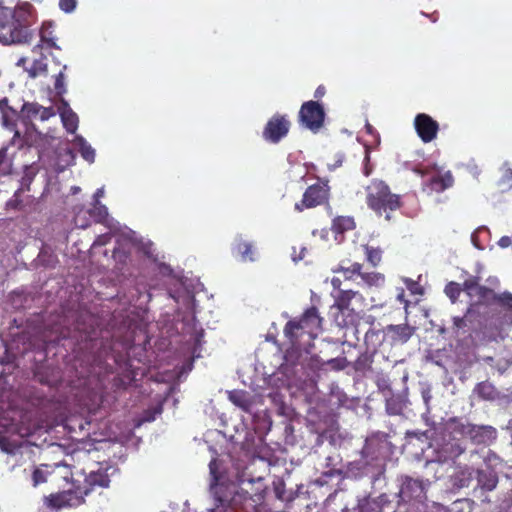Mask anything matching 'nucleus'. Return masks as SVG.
Returning <instances> with one entry per match:
<instances>
[{"label": "nucleus", "mask_w": 512, "mask_h": 512, "mask_svg": "<svg viewBox=\"0 0 512 512\" xmlns=\"http://www.w3.org/2000/svg\"><path fill=\"white\" fill-rule=\"evenodd\" d=\"M59 113L64 128L68 133H75L78 129L79 119L73 110L69 107L65 100H62L61 106L59 107Z\"/></svg>", "instance_id": "obj_20"}, {"label": "nucleus", "mask_w": 512, "mask_h": 512, "mask_svg": "<svg viewBox=\"0 0 512 512\" xmlns=\"http://www.w3.org/2000/svg\"><path fill=\"white\" fill-rule=\"evenodd\" d=\"M453 177L450 172L445 174H434L429 179L427 185L428 187L435 192H442L445 189L449 188L453 184Z\"/></svg>", "instance_id": "obj_22"}, {"label": "nucleus", "mask_w": 512, "mask_h": 512, "mask_svg": "<svg viewBox=\"0 0 512 512\" xmlns=\"http://www.w3.org/2000/svg\"><path fill=\"white\" fill-rule=\"evenodd\" d=\"M397 300L405 305L407 307L409 305V301L405 298V291L403 288L399 289V292L397 294Z\"/></svg>", "instance_id": "obj_46"}, {"label": "nucleus", "mask_w": 512, "mask_h": 512, "mask_svg": "<svg viewBox=\"0 0 512 512\" xmlns=\"http://www.w3.org/2000/svg\"><path fill=\"white\" fill-rule=\"evenodd\" d=\"M484 361H485L487 364L492 365V363H493L494 359H493V357H486V358H484Z\"/></svg>", "instance_id": "obj_54"}, {"label": "nucleus", "mask_w": 512, "mask_h": 512, "mask_svg": "<svg viewBox=\"0 0 512 512\" xmlns=\"http://www.w3.org/2000/svg\"><path fill=\"white\" fill-rule=\"evenodd\" d=\"M103 193H104V191L102 188L97 189L96 192L94 193V202L96 204H99V199H100V197L103 196Z\"/></svg>", "instance_id": "obj_51"}, {"label": "nucleus", "mask_w": 512, "mask_h": 512, "mask_svg": "<svg viewBox=\"0 0 512 512\" xmlns=\"http://www.w3.org/2000/svg\"><path fill=\"white\" fill-rule=\"evenodd\" d=\"M66 68H67V66L64 65L63 69L55 76L54 89L58 96H62L63 94L66 93L65 76H64V71L66 70Z\"/></svg>", "instance_id": "obj_31"}, {"label": "nucleus", "mask_w": 512, "mask_h": 512, "mask_svg": "<svg viewBox=\"0 0 512 512\" xmlns=\"http://www.w3.org/2000/svg\"><path fill=\"white\" fill-rule=\"evenodd\" d=\"M366 258L367 261L374 267L378 266L382 259V250L366 246Z\"/></svg>", "instance_id": "obj_30"}, {"label": "nucleus", "mask_w": 512, "mask_h": 512, "mask_svg": "<svg viewBox=\"0 0 512 512\" xmlns=\"http://www.w3.org/2000/svg\"><path fill=\"white\" fill-rule=\"evenodd\" d=\"M326 93V88L323 86V85H319L315 92H314V97L316 99H321Z\"/></svg>", "instance_id": "obj_47"}, {"label": "nucleus", "mask_w": 512, "mask_h": 512, "mask_svg": "<svg viewBox=\"0 0 512 512\" xmlns=\"http://www.w3.org/2000/svg\"><path fill=\"white\" fill-rule=\"evenodd\" d=\"M367 361V357H364V359L362 358H358L355 365H356V370H362L364 369V363Z\"/></svg>", "instance_id": "obj_50"}, {"label": "nucleus", "mask_w": 512, "mask_h": 512, "mask_svg": "<svg viewBox=\"0 0 512 512\" xmlns=\"http://www.w3.org/2000/svg\"><path fill=\"white\" fill-rule=\"evenodd\" d=\"M409 290H411L413 293H415V287H409Z\"/></svg>", "instance_id": "obj_58"}, {"label": "nucleus", "mask_w": 512, "mask_h": 512, "mask_svg": "<svg viewBox=\"0 0 512 512\" xmlns=\"http://www.w3.org/2000/svg\"><path fill=\"white\" fill-rule=\"evenodd\" d=\"M360 277L368 286H382L385 282V276L379 272H367L363 273L361 271Z\"/></svg>", "instance_id": "obj_28"}, {"label": "nucleus", "mask_w": 512, "mask_h": 512, "mask_svg": "<svg viewBox=\"0 0 512 512\" xmlns=\"http://www.w3.org/2000/svg\"><path fill=\"white\" fill-rule=\"evenodd\" d=\"M331 285H332L333 289L335 290V293H336V292H338V291L343 290V289L341 288L342 281H341V279H340V278H338V277H333V278L331 279Z\"/></svg>", "instance_id": "obj_44"}, {"label": "nucleus", "mask_w": 512, "mask_h": 512, "mask_svg": "<svg viewBox=\"0 0 512 512\" xmlns=\"http://www.w3.org/2000/svg\"><path fill=\"white\" fill-rule=\"evenodd\" d=\"M464 291L470 297L476 295L478 303L483 305L495 304L497 293L493 289L479 284V278L472 276L464 281Z\"/></svg>", "instance_id": "obj_10"}, {"label": "nucleus", "mask_w": 512, "mask_h": 512, "mask_svg": "<svg viewBox=\"0 0 512 512\" xmlns=\"http://www.w3.org/2000/svg\"><path fill=\"white\" fill-rule=\"evenodd\" d=\"M33 6L25 3L15 9L0 5V43H29L33 34L30 26L33 23Z\"/></svg>", "instance_id": "obj_1"}, {"label": "nucleus", "mask_w": 512, "mask_h": 512, "mask_svg": "<svg viewBox=\"0 0 512 512\" xmlns=\"http://www.w3.org/2000/svg\"><path fill=\"white\" fill-rule=\"evenodd\" d=\"M113 257L116 260L122 261V259H126L127 258V254L122 252V251H120V249H114Z\"/></svg>", "instance_id": "obj_48"}, {"label": "nucleus", "mask_w": 512, "mask_h": 512, "mask_svg": "<svg viewBox=\"0 0 512 512\" xmlns=\"http://www.w3.org/2000/svg\"><path fill=\"white\" fill-rule=\"evenodd\" d=\"M228 399L235 406L246 413H250L254 404L253 397L248 391L234 389L228 391Z\"/></svg>", "instance_id": "obj_19"}, {"label": "nucleus", "mask_w": 512, "mask_h": 512, "mask_svg": "<svg viewBox=\"0 0 512 512\" xmlns=\"http://www.w3.org/2000/svg\"><path fill=\"white\" fill-rule=\"evenodd\" d=\"M416 174L420 176H425L429 174V170L427 168H423L421 166H416L412 169Z\"/></svg>", "instance_id": "obj_49"}, {"label": "nucleus", "mask_w": 512, "mask_h": 512, "mask_svg": "<svg viewBox=\"0 0 512 512\" xmlns=\"http://www.w3.org/2000/svg\"><path fill=\"white\" fill-rule=\"evenodd\" d=\"M111 240V235L106 233V234H102V235H99L93 245L94 246H105L106 244H108Z\"/></svg>", "instance_id": "obj_41"}, {"label": "nucleus", "mask_w": 512, "mask_h": 512, "mask_svg": "<svg viewBox=\"0 0 512 512\" xmlns=\"http://www.w3.org/2000/svg\"><path fill=\"white\" fill-rule=\"evenodd\" d=\"M474 393L479 398L486 401H493L498 398L499 395V392L495 386L488 381L478 383L474 388Z\"/></svg>", "instance_id": "obj_25"}, {"label": "nucleus", "mask_w": 512, "mask_h": 512, "mask_svg": "<svg viewBox=\"0 0 512 512\" xmlns=\"http://www.w3.org/2000/svg\"><path fill=\"white\" fill-rule=\"evenodd\" d=\"M162 413V406L157 405L152 408H148L142 414L141 421L142 422H152L155 420L156 416Z\"/></svg>", "instance_id": "obj_36"}, {"label": "nucleus", "mask_w": 512, "mask_h": 512, "mask_svg": "<svg viewBox=\"0 0 512 512\" xmlns=\"http://www.w3.org/2000/svg\"><path fill=\"white\" fill-rule=\"evenodd\" d=\"M366 204L377 215L385 214L386 220H390V212L398 210L402 201L383 180L373 179L366 187Z\"/></svg>", "instance_id": "obj_3"}, {"label": "nucleus", "mask_w": 512, "mask_h": 512, "mask_svg": "<svg viewBox=\"0 0 512 512\" xmlns=\"http://www.w3.org/2000/svg\"><path fill=\"white\" fill-rule=\"evenodd\" d=\"M356 223L352 216H337L332 220L331 230L335 234H344L355 229Z\"/></svg>", "instance_id": "obj_24"}, {"label": "nucleus", "mask_w": 512, "mask_h": 512, "mask_svg": "<svg viewBox=\"0 0 512 512\" xmlns=\"http://www.w3.org/2000/svg\"><path fill=\"white\" fill-rule=\"evenodd\" d=\"M325 117L326 113L323 105L313 100L304 102L298 114L299 123L313 133L319 132L324 126Z\"/></svg>", "instance_id": "obj_7"}, {"label": "nucleus", "mask_w": 512, "mask_h": 512, "mask_svg": "<svg viewBox=\"0 0 512 512\" xmlns=\"http://www.w3.org/2000/svg\"><path fill=\"white\" fill-rule=\"evenodd\" d=\"M56 36L54 35V25L52 22H44L40 29V43L42 46L46 45L47 48L60 49L56 44Z\"/></svg>", "instance_id": "obj_23"}, {"label": "nucleus", "mask_w": 512, "mask_h": 512, "mask_svg": "<svg viewBox=\"0 0 512 512\" xmlns=\"http://www.w3.org/2000/svg\"><path fill=\"white\" fill-rule=\"evenodd\" d=\"M462 291H464V284L461 286L459 283L453 281L449 282L444 289L446 296L452 303H456Z\"/></svg>", "instance_id": "obj_29"}, {"label": "nucleus", "mask_w": 512, "mask_h": 512, "mask_svg": "<svg viewBox=\"0 0 512 512\" xmlns=\"http://www.w3.org/2000/svg\"><path fill=\"white\" fill-rule=\"evenodd\" d=\"M85 333L87 334L86 338L91 340L92 339L91 332L85 330Z\"/></svg>", "instance_id": "obj_56"}, {"label": "nucleus", "mask_w": 512, "mask_h": 512, "mask_svg": "<svg viewBox=\"0 0 512 512\" xmlns=\"http://www.w3.org/2000/svg\"><path fill=\"white\" fill-rule=\"evenodd\" d=\"M110 483L109 476L104 471H91L84 480V484L81 487L82 490L85 488L89 489V493L95 488V487H101L105 488L108 487Z\"/></svg>", "instance_id": "obj_21"}, {"label": "nucleus", "mask_w": 512, "mask_h": 512, "mask_svg": "<svg viewBox=\"0 0 512 512\" xmlns=\"http://www.w3.org/2000/svg\"><path fill=\"white\" fill-rule=\"evenodd\" d=\"M20 190L17 191L14 195H13V198L10 199L8 202H7V206L11 209H14V210H20L22 209V201L20 199Z\"/></svg>", "instance_id": "obj_38"}, {"label": "nucleus", "mask_w": 512, "mask_h": 512, "mask_svg": "<svg viewBox=\"0 0 512 512\" xmlns=\"http://www.w3.org/2000/svg\"><path fill=\"white\" fill-rule=\"evenodd\" d=\"M477 486L485 492L493 491L498 484V475L494 469L487 467L486 469H477L476 471Z\"/></svg>", "instance_id": "obj_18"}, {"label": "nucleus", "mask_w": 512, "mask_h": 512, "mask_svg": "<svg viewBox=\"0 0 512 512\" xmlns=\"http://www.w3.org/2000/svg\"><path fill=\"white\" fill-rule=\"evenodd\" d=\"M10 172V163L5 159V152L0 151V175Z\"/></svg>", "instance_id": "obj_39"}, {"label": "nucleus", "mask_w": 512, "mask_h": 512, "mask_svg": "<svg viewBox=\"0 0 512 512\" xmlns=\"http://www.w3.org/2000/svg\"><path fill=\"white\" fill-rule=\"evenodd\" d=\"M414 127L417 135L424 143L433 141L437 137L439 131L438 122L425 113L416 115L414 119Z\"/></svg>", "instance_id": "obj_12"}, {"label": "nucleus", "mask_w": 512, "mask_h": 512, "mask_svg": "<svg viewBox=\"0 0 512 512\" xmlns=\"http://www.w3.org/2000/svg\"><path fill=\"white\" fill-rule=\"evenodd\" d=\"M32 51L34 53L39 54V58H35L31 64L30 67H27L26 64L28 62L27 57H21L16 62V65L18 67L23 68L30 78H36L40 75H45L47 73V63H46V56L42 53V45L36 44Z\"/></svg>", "instance_id": "obj_13"}, {"label": "nucleus", "mask_w": 512, "mask_h": 512, "mask_svg": "<svg viewBox=\"0 0 512 512\" xmlns=\"http://www.w3.org/2000/svg\"><path fill=\"white\" fill-rule=\"evenodd\" d=\"M329 181L319 180L317 183L308 186L303 193L300 202L295 203V210L302 212L322 205H328L330 199Z\"/></svg>", "instance_id": "obj_6"}, {"label": "nucleus", "mask_w": 512, "mask_h": 512, "mask_svg": "<svg viewBox=\"0 0 512 512\" xmlns=\"http://www.w3.org/2000/svg\"><path fill=\"white\" fill-rule=\"evenodd\" d=\"M291 122L287 115L276 113L266 123L262 136L269 143H279L289 133Z\"/></svg>", "instance_id": "obj_9"}, {"label": "nucleus", "mask_w": 512, "mask_h": 512, "mask_svg": "<svg viewBox=\"0 0 512 512\" xmlns=\"http://www.w3.org/2000/svg\"><path fill=\"white\" fill-rule=\"evenodd\" d=\"M415 330V327L408 324H390L385 327L384 334L392 345H402L409 341Z\"/></svg>", "instance_id": "obj_15"}, {"label": "nucleus", "mask_w": 512, "mask_h": 512, "mask_svg": "<svg viewBox=\"0 0 512 512\" xmlns=\"http://www.w3.org/2000/svg\"><path fill=\"white\" fill-rule=\"evenodd\" d=\"M409 290H411L413 293H415V287H409Z\"/></svg>", "instance_id": "obj_57"}, {"label": "nucleus", "mask_w": 512, "mask_h": 512, "mask_svg": "<svg viewBox=\"0 0 512 512\" xmlns=\"http://www.w3.org/2000/svg\"><path fill=\"white\" fill-rule=\"evenodd\" d=\"M89 214L93 217L97 222H102L108 215L106 206L102 204H96L94 202V208L89 210Z\"/></svg>", "instance_id": "obj_34"}, {"label": "nucleus", "mask_w": 512, "mask_h": 512, "mask_svg": "<svg viewBox=\"0 0 512 512\" xmlns=\"http://www.w3.org/2000/svg\"><path fill=\"white\" fill-rule=\"evenodd\" d=\"M48 474L49 472L42 469V467H36L32 473L33 486L36 487L42 483H45L47 481Z\"/></svg>", "instance_id": "obj_35"}, {"label": "nucleus", "mask_w": 512, "mask_h": 512, "mask_svg": "<svg viewBox=\"0 0 512 512\" xmlns=\"http://www.w3.org/2000/svg\"><path fill=\"white\" fill-rule=\"evenodd\" d=\"M470 311H471V308H468L464 317H459V316L453 317V328L454 329L459 330L466 326L465 317L467 316V314L470 313Z\"/></svg>", "instance_id": "obj_40"}, {"label": "nucleus", "mask_w": 512, "mask_h": 512, "mask_svg": "<svg viewBox=\"0 0 512 512\" xmlns=\"http://www.w3.org/2000/svg\"><path fill=\"white\" fill-rule=\"evenodd\" d=\"M77 6V0H59V8L65 13H72Z\"/></svg>", "instance_id": "obj_37"}, {"label": "nucleus", "mask_w": 512, "mask_h": 512, "mask_svg": "<svg viewBox=\"0 0 512 512\" xmlns=\"http://www.w3.org/2000/svg\"><path fill=\"white\" fill-rule=\"evenodd\" d=\"M39 259L45 266L48 267H54L58 262L57 256L52 251L49 252L46 248L41 249L39 253Z\"/></svg>", "instance_id": "obj_32"}, {"label": "nucleus", "mask_w": 512, "mask_h": 512, "mask_svg": "<svg viewBox=\"0 0 512 512\" xmlns=\"http://www.w3.org/2000/svg\"><path fill=\"white\" fill-rule=\"evenodd\" d=\"M332 296L334 298V306L342 313L344 311L354 310V308L351 307L353 300L360 304H363L365 301L363 295L360 292L353 291L351 289L338 291L332 294Z\"/></svg>", "instance_id": "obj_17"}, {"label": "nucleus", "mask_w": 512, "mask_h": 512, "mask_svg": "<svg viewBox=\"0 0 512 512\" xmlns=\"http://www.w3.org/2000/svg\"><path fill=\"white\" fill-rule=\"evenodd\" d=\"M212 489L217 508L229 512H246L248 506L252 509L255 507L252 495L244 490H236L235 485L217 484Z\"/></svg>", "instance_id": "obj_4"}, {"label": "nucleus", "mask_w": 512, "mask_h": 512, "mask_svg": "<svg viewBox=\"0 0 512 512\" xmlns=\"http://www.w3.org/2000/svg\"><path fill=\"white\" fill-rule=\"evenodd\" d=\"M503 180L509 183V186L512 188V168L505 169L503 173Z\"/></svg>", "instance_id": "obj_45"}, {"label": "nucleus", "mask_w": 512, "mask_h": 512, "mask_svg": "<svg viewBox=\"0 0 512 512\" xmlns=\"http://www.w3.org/2000/svg\"><path fill=\"white\" fill-rule=\"evenodd\" d=\"M332 271L334 273H343V276L346 280H351L353 279L354 275H361L362 264L355 262L349 267H346L341 263L337 267L333 268Z\"/></svg>", "instance_id": "obj_26"}, {"label": "nucleus", "mask_w": 512, "mask_h": 512, "mask_svg": "<svg viewBox=\"0 0 512 512\" xmlns=\"http://www.w3.org/2000/svg\"><path fill=\"white\" fill-rule=\"evenodd\" d=\"M370 173H371V170H370L368 167H365V169H364V174H365L366 176H369V175H370Z\"/></svg>", "instance_id": "obj_55"}, {"label": "nucleus", "mask_w": 512, "mask_h": 512, "mask_svg": "<svg viewBox=\"0 0 512 512\" xmlns=\"http://www.w3.org/2000/svg\"><path fill=\"white\" fill-rule=\"evenodd\" d=\"M21 115L25 123L31 122L34 119L46 121L56 115L52 106L44 107L36 102H26L21 109Z\"/></svg>", "instance_id": "obj_14"}, {"label": "nucleus", "mask_w": 512, "mask_h": 512, "mask_svg": "<svg viewBox=\"0 0 512 512\" xmlns=\"http://www.w3.org/2000/svg\"><path fill=\"white\" fill-rule=\"evenodd\" d=\"M512 244V241H511V238L509 236H502L499 241H498V245L501 247V248H507L509 247L510 245Z\"/></svg>", "instance_id": "obj_43"}, {"label": "nucleus", "mask_w": 512, "mask_h": 512, "mask_svg": "<svg viewBox=\"0 0 512 512\" xmlns=\"http://www.w3.org/2000/svg\"><path fill=\"white\" fill-rule=\"evenodd\" d=\"M88 494V488L82 490L81 487H76L75 490L50 494L44 501L46 506L52 509L72 508L84 503V496Z\"/></svg>", "instance_id": "obj_8"}, {"label": "nucleus", "mask_w": 512, "mask_h": 512, "mask_svg": "<svg viewBox=\"0 0 512 512\" xmlns=\"http://www.w3.org/2000/svg\"><path fill=\"white\" fill-rule=\"evenodd\" d=\"M306 251V248H303L302 251H301V254L299 255V257H294V261H297V260H302L303 259V255H304V252Z\"/></svg>", "instance_id": "obj_53"}, {"label": "nucleus", "mask_w": 512, "mask_h": 512, "mask_svg": "<svg viewBox=\"0 0 512 512\" xmlns=\"http://www.w3.org/2000/svg\"><path fill=\"white\" fill-rule=\"evenodd\" d=\"M231 253L242 262H255L258 251L255 243L242 234L237 235L231 245Z\"/></svg>", "instance_id": "obj_11"}, {"label": "nucleus", "mask_w": 512, "mask_h": 512, "mask_svg": "<svg viewBox=\"0 0 512 512\" xmlns=\"http://www.w3.org/2000/svg\"><path fill=\"white\" fill-rule=\"evenodd\" d=\"M323 319L319 316L318 309L312 306L304 311L299 318L289 320L284 326V335L291 347L300 349L301 340L306 336L307 344L317 338L322 331Z\"/></svg>", "instance_id": "obj_2"}, {"label": "nucleus", "mask_w": 512, "mask_h": 512, "mask_svg": "<svg viewBox=\"0 0 512 512\" xmlns=\"http://www.w3.org/2000/svg\"><path fill=\"white\" fill-rule=\"evenodd\" d=\"M399 496L404 502L421 500L424 497V485L421 480L405 476L400 488Z\"/></svg>", "instance_id": "obj_16"}, {"label": "nucleus", "mask_w": 512, "mask_h": 512, "mask_svg": "<svg viewBox=\"0 0 512 512\" xmlns=\"http://www.w3.org/2000/svg\"><path fill=\"white\" fill-rule=\"evenodd\" d=\"M75 143L79 146V153L81 154L82 158L89 163H93L95 160V150L91 147V145H89L81 136L76 137Z\"/></svg>", "instance_id": "obj_27"}, {"label": "nucleus", "mask_w": 512, "mask_h": 512, "mask_svg": "<svg viewBox=\"0 0 512 512\" xmlns=\"http://www.w3.org/2000/svg\"><path fill=\"white\" fill-rule=\"evenodd\" d=\"M3 124L6 127H10L11 129L14 128V124L9 122L8 117L6 115H3Z\"/></svg>", "instance_id": "obj_52"}, {"label": "nucleus", "mask_w": 512, "mask_h": 512, "mask_svg": "<svg viewBox=\"0 0 512 512\" xmlns=\"http://www.w3.org/2000/svg\"><path fill=\"white\" fill-rule=\"evenodd\" d=\"M451 433L469 438L476 445H490L497 438V430L490 425H475L462 419L452 418L448 423Z\"/></svg>", "instance_id": "obj_5"}, {"label": "nucleus", "mask_w": 512, "mask_h": 512, "mask_svg": "<svg viewBox=\"0 0 512 512\" xmlns=\"http://www.w3.org/2000/svg\"><path fill=\"white\" fill-rule=\"evenodd\" d=\"M460 474L463 476L459 479L461 486H468L469 481L472 478V473L469 472L468 468H466L465 470L461 471Z\"/></svg>", "instance_id": "obj_42"}, {"label": "nucleus", "mask_w": 512, "mask_h": 512, "mask_svg": "<svg viewBox=\"0 0 512 512\" xmlns=\"http://www.w3.org/2000/svg\"><path fill=\"white\" fill-rule=\"evenodd\" d=\"M466 447L460 442L447 443L444 447V451L449 454L450 458H457L464 453Z\"/></svg>", "instance_id": "obj_33"}]
</instances>
